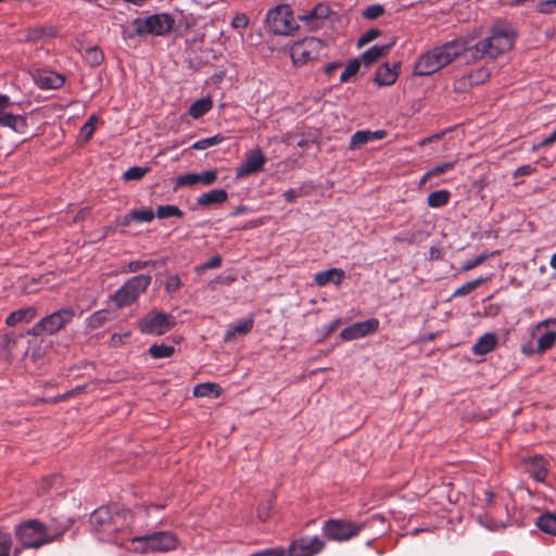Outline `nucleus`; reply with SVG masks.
Masks as SVG:
<instances>
[{
  "label": "nucleus",
  "instance_id": "obj_1",
  "mask_svg": "<svg viewBox=\"0 0 556 556\" xmlns=\"http://www.w3.org/2000/svg\"><path fill=\"white\" fill-rule=\"evenodd\" d=\"M467 43L468 39L462 37L427 51L416 62L414 74L417 76H429L439 72L464 54L467 50Z\"/></svg>",
  "mask_w": 556,
  "mask_h": 556
},
{
  "label": "nucleus",
  "instance_id": "obj_2",
  "mask_svg": "<svg viewBox=\"0 0 556 556\" xmlns=\"http://www.w3.org/2000/svg\"><path fill=\"white\" fill-rule=\"evenodd\" d=\"M515 38L516 33L513 27L496 24L492 28L491 36L473 46H469L468 42L466 52L469 53L472 61H480L484 58L495 59L514 47Z\"/></svg>",
  "mask_w": 556,
  "mask_h": 556
},
{
  "label": "nucleus",
  "instance_id": "obj_3",
  "mask_svg": "<svg viewBox=\"0 0 556 556\" xmlns=\"http://www.w3.org/2000/svg\"><path fill=\"white\" fill-rule=\"evenodd\" d=\"M65 528L60 531H52L49 526L31 519L16 527L15 533L18 541L26 547L38 548L43 544L59 540Z\"/></svg>",
  "mask_w": 556,
  "mask_h": 556
},
{
  "label": "nucleus",
  "instance_id": "obj_4",
  "mask_svg": "<svg viewBox=\"0 0 556 556\" xmlns=\"http://www.w3.org/2000/svg\"><path fill=\"white\" fill-rule=\"evenodd\" d=\"M75 316V311L71 307H64L43 317L36 323L29 330L28 334L34 337L51 336L62 330L68 325Z\"/></svg>",
  "mask_w": 556,
  "mask_h": 556
},
{
  "label": "nucleus",
  "instance_id": "obj_5",
  "mask_svg": "<svg viewBox=\"0 0 556 556\" xmlns=\"http://www.w3.org/2000/svg\"><path fill=\"white\" fill-rule=\"evenodd\" d=\"M266 23L268 28L277 35H289L298 28L289 4H280L269 10Z\"/></svg>",
  "mask_w": 556,
  "mask_h": 556
},
{
  "label": "nucleus",
  "instance_id": "obj_6",
  "mask_svg": "<svg viewBox=\"0 0 556 556\" xmlns=\"http://www.w3.org/2000/svg\"><path fill=\"white\" fill-rule=\"evenodd\" d=\"M151 276L138 275L127 280L112 296L118 307L135 302L140 293L144 292L151 283Z\"/></svg>",
  "mask_w": 556,
  "mask_h": 556
},
{
  "label": "nucleus",
  "instance_id": "obj_7",
  "mask_svg": "<svg viewBox=\"0 0 556 556\" xmlns=\"http://www.w3.org/2000/svg\"><path fill=\"white\" fill-rule=\"evenodd\" d=\"M132 543L140 544L135 549L141 553L167 552L176 547L177 540L170 532H154L151 535L136 536L132 539Z\"/></svg>",
  "mask_w": 556,
  "mask_h": 556
},
{
  "label": "nucleus",
  "instance_id": "obj_8",
  "mask_svg": "<svg viewBox=\"0 0 556 556\" xmlns=\"http://www.w3.org/2000/svg\"><path fill=\"white\" fill-rule=\"evenodd\" d=\"M325 50L323 40L316 37L305 38L291 48V58L294 64H305L318 59Z\"/></svg>",
  "mask_w": 556,
  "mask_h": 556
},
{
  "label": "nucleus",
  "instance_id": "obj_9",
  "mask_svg": "<svg viewBox=\"0 0 556 556\" xmlns=\"http://www.w3.org/2000/svg\"><path fill=\"white\" fill-rule=\"evenodd\" d=\"M174 20L168 14H154L144 20H136V33L139 36L151 34L163 36L173 28Z\"/></svg>",
  "mask_w": 556,
  "mask_h": 556
},
{
  "label": "nucleus",
  "instance_id": "obj_10",
  "mask_svg": "<svg viewBox=\"0 0 556 556\" xmlns=\"http://www.w3.org/2000/svg\"><path fill=\"white\" fill-rule=\"evenodd\" d=\"M175 326V318L162 312H151L140 323V331L148 334L162 336Z\"/></svg>",
  "mask_w": 556,
  "mask_h": 556
},
{
  "label": "nucleus",
  "instance_id": "obj_11",
  "mask_svg": "<svg viewBox=\"0 0 556 556\" xmlns=\"http://www.w3.org/2000/svg\"><path fill=\"white\" fill-rule=\"evenodd\" d=\"M364 525L345 520H329L324 527L326 535L331 540L344 541L358 534Z\"/></svg>",
  "mask_w": 556,
  "mask_h": 556
},
{
  "label": "nucleus",
  "instance_id": "obj_12",
  "mask_svg": "<svg viewBox=\"0 0 556 556\" xmlns=\"http://www.w3.org/2000/svg\"><path fill=\"white\" fill-rule=\"evenodd\" d=\"M12 105L10 98L0 94V126L9 127L16 132L24 134L26 130V121L20 114H12L7 110Z\"/></svg>",
  "mask_w": 556,
  "mask_h": 556
},
{
  "label": "nucleus",
  "instance_id": "obj_13",
  "mask_svg": "<svg viewBox=\"0 0 556 556\" xmlns=\"http://www.w3.org/2000/svg\"><path fill=\"white\" fill-rule=\"evenodd\" d=\"M266 163V157L261 148L256 147L245 154L242 164L237 168L236 178H244L262 170Z\"/></svg>",
  "mask_w": 556,
  "mask_h": 556
},
{
  "label": "nucleus",
  "instance_id": "obj_14",
  "mask_svg": "<svg viewBox=\"0 0 556 556\" xmlns=\"http://www.w3.org/2000/svg\"><path fill=\"white\" fill-rule=\"evenodd\" d=\"M324 546V541L317 536L301 538L292 542L288 552L290 556H313L320 552Z\"/></svg>",
  "mask_w": 556,
  "mask_h": 556
},
{
  "label": "nucleus",
  "instance_id": "obj_15",
  "mask_svg": "<svg viewBox=\"0 0 556 556\" xmlns=\"http://www.w3.org/2000/svg\"><path fill=\"white\" fill-rule=\"evenodd\" d=\"M329 15L330 8L327 4L318 3L305 14L300 15L299 18L313 31L321 28Z\"/></svg>",
  "mask_w": 556,
  "mask_h": 556
},
{
  "label": "nucleus",
  "instance_id": "obj_16",
  "mask_svg": "<svg viewBox=\"0 0 556 556\" xmlns=\"http://www.w3.org/2000/svg\"><path fill=\"white\" fill-rule=\"evenodd\" d=\"M379 327V320L376 318H370L365 321L355 323L346 328H344L340 337L343 340H355L367 334L375 332Z\"/></svg>",
  "mask_w": 556,
  "mask_h": 556
},
{
  "label": "nucleus",
  "instance_id": "obj_17",
  "mask_svg": "<svg viewBox=\"0 0 556 556\" xmlns=\"http://www.w3.org/2000/svg\"><path fill=\"white\" fill-rule=\"evenodd\" d=\"M90 525L96 531L113 532L116 527L112 525V516L108 508H99L91 514Z\"/></svg>",
  "mask_w": 556,
  "mask_h": 556
},
{
  "label": "nucleus",
  "instance_id": "obj_18",
  "mask_svg": "<svg viewBox=\"0 0 556 556\" xmlns=\"http://www.w3.org/2000/svg\"><path fill=\"white\" fill-rule=\"evenodd\" d=\"M399 67L400 63H395L392 67L388 63L382 64L378 67L374 81L378 86L393 85L399 76Z\"/></svg>",
  "mask_w": 556,
  "mask_h": 556
},
{
  "label": "nucleus",
  "instance_id": "obj_19",
  "mask_svg": "<svg viewBox=\"0 0 556 556\" xmlns=\"http://www.w3.org/2000/svg\"><path fill=\"white\" fill-rule=\"evenodd\" d=\"M527 466V471L533 477L536 481H544L547 476L546 462L542 456L535 455L532 457H528L523 460Z\"/></svg>",
  "mask_w": 556,
  "mask_h": 556
},
{
  "label": "nucleus",
  "instance_id": "obj_20",
  "mask_svg": "<svg viewBox=\"0 0 556 556\" xmlns=\"http://www.w3.org/2000/svg\"><path fill=\"white\" fill-rule=\"evenodd\" d=\"M386 136H387V132L384 130H377V131L359 130V131H356L351 138L350 149L351 150L358 149L371 140H380V139H383Z\"/></svg>",
  "mask_w": 556,
  "mask_h": 556
},
{
  "label": "nucleus",
  "instance_id": "obj_21",
  "mask_svg": "<svg viewBox=\"0 0 556 556\" xmlns=\"http://www.w3.org/2000/svg\"><path fill=\"white\" fill-rule=\"evenodd\" d=\"M254 319L253 318H244L239 320L238 323L230 325L229 329L225 333L224 341L231 342L237 339V337L247 336L253 328Z\"/></svg>",
  "mask_w": 556,
  "mask_h": 556
},
{
  "label": "nucleus",
  "instance_id": "obj_22",
  "mask_svg": "<svg viewBox=\"0 0 556 556\" xmlns=\"http://www.w3.org/2000/svg\"><path fill=\"white\" fill-rule=\"evenodd\" d=\"M37 315L36 306H28L12 312L5 319V324L9 327L16 326L20 323H29Z\"/></svg>",
  "mask_w": 556,
  "mask_h": 556
},
{
  "label": "nucleus",
  "instance_id": "obj_23",
  "mask_svg": "<svg viewBox=\"0 0 556 556\" xmlns=\"http://www.w3.org/2000/svg\"><path fill=\"white\" fill-rule=\"evenodd\" d=\"M344 271L339 268H331L325 271L317 273L315 275V282L318 286H326L329 282L340 285L343 280Z\"/></svg>",
  "mask_w": 556,
  "mask_h": 556
},
{
  "label": "nucleus",
  "instance_id": "obj_24",
  "mask_svg": "<svg viewBox=\"0 0 556 556\" xmlns=\"http://www.w3.org/2000/svg\"><path fill=\"white\" fill-rule=\"evenodd\" d=\"M394 43H395V41H391L390 43L384 45V46L371 47L369 50L365 51L362 54V61L366 65L372 64L374 62L378 61L379 59L386 56L389 53V51L391 50V48L394 46Z\"/></svg>",
  "mask_w": 556,
  "mask_h": 556
},
{
  "label": "nucleus",
  "instance_id": "obj_25",
  "mask_svg": "<svg viewBox=\"0 0 556 556\" xmlns=\"http://www.w3.org/2000/svg\"><path fill=\"white\" fill-rule=\"evenodd\" d=\"M222 394V388L215 382L199 383L193 389L195 397H213L216 399Z\"/></svg>",
  "mask_w": 556,
  "mask_h": 556
},
{
  "label": "nucleus",
  "instance_id": "obj_26",
  "mask_svg": "<svg viewBox=\"0 0 556 556\" xmlns=\"http://www.w3.org/2000/svg\"><path fill=\"white\" fill-rule=\"evenodd\" d=\"M227 200V192L224 189H213L201 194L197 203L201 206H207L214 203H223Z\"/></svg>",
  "mask_w": 556,
  "mask_h": 556
},
{
  "label": "nucleus",
  "instance_id": "obj_27",
  "mask_svg": "<svg viewBox=\"0 0 556 556\" xmlns=\"http://www.w3.org/2000/svg\"><path fill=\"white\" fill-rule=\"evenodd\" d=\"M496 345V338L493 333L483 334L473 345L472 351L476 355H484L491 352Z\"/></svg>",
  "mask_w": 556,
  "mask_h": 556
},
{
  "label": "nucleus",
  "instance_id": "obj_28",
  "mask_svg": "<svg viewBox=\"0 0 556 556\" xmlns=\"http://www.w3.org/2000/svg\"><path fill=\"white\" fill-rule=\"evenodd\" d=\"M15 344L16 337L13 333L0 334V362L11 358L12 349Z\"/></svg>",
  "mask_w": 556,
  "mask_h": 556
},
{
  "label": "nucleus",
  "instance_id": "obj_29",
  "mask_svg": "<svg viewBox=\"0 0 556 556\" xmlns=\"http://www.w3.org/2000/svg\"><path fill=\"white\" fill-rule=\"evenodd\" d=\"M212 106L213 101L210 97L201 98L191 104L189 114L197 119L206 114L212 109Z\"/></svg>",
  "mask_w": 556,
  "mask_h": 556
},
{
  "label": "nucleus",
  "instance_id": "obj_30",
  "mask_svg": "<svg viewBox=\"0 0 556 556\" xmlns=\"http://www.w3.org/2000/svg\"><path fill=\"white\" fill-rule=\"evenodd\" d=\"M536 526L545 533L556 535V515L546 513L536 520Z\"/></svg>",
  "mask_w": 556,
  "mask_h": 556
},
{
  "label": "nucleus",
  "instance_id": "obj_31",
  "mask_svg": "<svg viewBox=\"0 0 556 556\" xmlns=\"http://www.w3.org/2000/svg\"><path fill=\"white\" fill-rule=\"evenodd\" d=\"M450 195L447 190H437L428 195L427 203L431 207H440L448 202Z\"/></svg>",
  "mask_w": 556,
  "mask_h": 556
},
{
  "label": "nucleus",
  "instance_id": "obj_32",
  "mask_svg": "<svg viewBox=\"0 0 556 556\" xmlns=\"http://www.w3.org/2000/svg\"><path fill=\"white\" fill-rule=\"evenodd\" d=\"M155 216L159 218H168V217H178L181 218L184 216V212L176 205H160L156 210Z\"/></svg>",
  "mask_w": 556,
  "mask_h": 556
},
{
  "label": "nucleus",
  "instance_id": "obj_33",
  "mask_svg": "<svg viewBox=\"0 0 556 556\" xmlns=\"http://www.w3.org/2000/svg\"><path fill=\"white\" fill-rule=\"evenodd\" d=\"M175 349L173 345L153 344L149 349V354L153 358H165L174 354Z\"/></svg>",
  "mask_w": 556,
  "mask_h": 556
},
{
  "label": "nucleus",
  "instance_id": "obj_34",
  "mask_svg": "<svg viewBox=\"0 0 556 556\" xmlns=\"http://www.w3.org/2000/svg\"><path fill=\"white\" fill-rule=\"evenodd\" d=\"M84 58L91 66L100 65L104 60L103 52L96 46L87 48Z\"/></svg>",
  "mask_w": 556,
  "mask_h": 556
},
{
  "label": "nucleus",
  "instance_id": "obj_35",
  "mask_svg": "<svg viewBox=\"0 0 556 556\" xmlns=\"http://www.w3.org/2000/svg\"><path fill=\"white\" fill-rule=\"evenodd\" d=\"M485 280V278L480 277L475 280L467 281L454 291L453 296H465L481 286Z\"/></svg>",
  "mask_w": 556,
  "mask_h": 556
},
{
  "label": "nucleus",
  "instance_id": "obj_36",
  "mask_svg": "<svg viewBox=\"0 0 556 556\" xmlns=\"http://www.w3.org/2000/svg\"><path fill=\"white\" fill-rule=\"evenodd\" d=\"M359 67H361V61L358 59L350 60L340 76V81L341 83L348 81L352 76H354L358 73Z\"/></svg>",
  "mask_w": 556,
  "mask_h": 556
},
{
  "label": "nucleus",
  "instance_id": "obj_37",
  "mask_svg": "<svg viewBox=\"0 0 556 556\" xmlns=\"http://www.w3.org/2000/svg\"><path fill=\"white\" fill-rule=\"evenodd\" d=\"M556 342V331H547L538 339V351L544 352L551 349Z\"/></svg>",
  "mask_w": 556,
  "mask_h": 556
},
{
  "label": "nucleus",
  "instance_id": "obj_38",
  "mask_svg": "<svg viewBox=\"0 0 556 556\" xmlns=\"http://www.w3.org/2000/svg\"><path fill=\"white\" fill-rule=\"evenodd\" d=\"M155 213L150 207H144L140 210H131V218L134 222H144L150 223L154 219Z\"/></svg>",
  "mask_w": 556,
  "mask_h": 556
},
{
  "label": "nucleus",
  "instance_id": "obj_39",
  "mask_svg": "<svg viewBox=\"0 0 556 556\" xmlns=\"http://www.w3.org/2000/svg\"><path fill=\"white\" fill-rule=\"evenodd\" d=\"M455 166V163L454 162H446V163H443V164H440V165H437L434 166L433 168H431L430 170H428L424 177L421 178V182H425L427 179L431 178V177H434V176H439L441 174H444L446 173L447 170H451L453 169Z\"/></svg>",
  "mask_w": 556,
  "mask_h": 556
},
{
  "label": "nucleus",
  "instance_id": "obj_40",
  "mask_svg": "<svg viewBox=\"0 0 556 556\" xmlns=\"http://www.w3.org/2000/svg\"><path fill=\"white\" fill-rule=\"evenodd\" d=\"M97 122L98 117L96 115L90 116L88 121L84 124V126L80 128L79 137L85 141H88L93 135Z\"/></svg>",
  "mask_w": 556,
  "mask_h": 556
},
{
  "label": "nucleus",
  "instance_id": "obj_41",
  "mask_svg": "<svg viewBox=\"0 0 556 556\" xmlns=\"http://www.w3.org/2000/svg\"><path fill=\"white\" fill-rule=\"evenodd\" d=\"M149 172L148 167L132 166L123 174L126 181L139 180Z\"/></svg>",
  "mask_w": 556,
  "mask_h": 556
},
{
  "label": "nucleus",
  "instance_id": "obj_42",
  "mask_svg": "<svg viewBox=\"0 0 556 556\" xmlns=\"http://www.w3.org/2000/svg\"><path fill=\"white\" fill-rule=\"evenodd\" d=\"M40 84L47 88H59L63 85L64 78L60 75L49 74L40 76Z\"/></svg>",
  "mask_w": 556,
  "mask_h": 556
},
{
  "label": "nucleus",
  "instance_id": "obj_43",
  "mask_svg": "<svg viewBox=\"0 0 556 556\" xmlns=\"http://www.w3.org/2000/svg\"><path fill=\"white\" fill-rule=\"evenodd\" d=\"M223 140H224V138L222 136L216 135V136H213V137H210V138H205V139H202V140H199V141L194 142L192 144V149L205 150V149H207V148H210L212 146L220 143Z\"/></svg>",
  "mask_w": 556,
  "mask_h": 556
},
{
  "label": "nucleus",
  "instance_id": "obj_44",
  "mask_svg": "<svg viewBox=\"0 0 556 556\" xmlns=\"http://www.w3.org/2000/svg\"><path fill=\"white\" fill-rule=\"evenodd\" d=\"M108 320V313L104 311H99L93 313L89 319H88V326L91 329H97L104 325V323Z\"/></svg>",
  "mask_w": 556,
  "mask_h": 556
},
{
  "label": "nucleus",
  "instance_id": "obj_45",
  "mask_svg": "<svg viewBox=\"0 0 556 556\" xmlns=\"http://www.w3.org/2000/svg\"><path fill=\"white\" fill-rule=\"evenodd\" d=\"M200 182L199 174L189 173L182 176H179L176 180V188L184 186H193Z\"/></svg>",
  "mask_w": 556,
  "mask_h": 556
},
{
  "label": "nucleus",
  "instance_id": "obj_46",
  "mask_svg": "<svg viewBox=\"0 0 556 556\" xmlns=\"http://www.w3.org/2000/svg\"><path fill=\"white\" fill-rule=\"evenodd\" d=\"M384 13V8L381 4H372L363 11V16L367 20H376Z\"/></svg>",
  "mask_w": 556,
  "mask_h": 556
},
{
  "label": "nucleus",
  "instance_id": "obj_47",
  "mask_svg": "<svg viewBox=\"0 0 556 556\" xmlns=\"http://www.w3.org/2000/svg\"><path fill=\"white\" fill-rule=\"evenodd\" d=\"M12 539L9 533L0 532V556H10Z\"/></svg>",
  "mask_w": 556,
  "mask_h": 556
},
{
  "label": "nucleus",
  "instance_id": "obj_48",
  "mask_svg": "<svg viewBox=\"0 0 556 556\" xmlns=\"http://www.w3.org/2000/svg\"><path fill=\"white\" fill-rule=\"evenodd\" d=\"M220 265H222V257L219 255H214L207 262L198 266L197 271L201 273L203 270L218 268Z\"/></svg>",
  "mask_w": 556,
  "mask_h": 556
},
{
  "label": "nucleus",
  "instance_id": "obj_49",
  "mask_svg": "<svg viewBox=\"0 0 556 556\" xmlns=\"http://www.w3.org/2000/svg\"><path fill=\"white\" fill-rule=\"evenodd\" d=\"M45 33L46 28L43 26H36L34 28H30L27 30L26 40L31 42L38 41L43 37Z\"/></svg>",
  "mask_w": 556,
  "mask_h": 556
},
{
  "label": "nucleus",
  "instance_id": "obj_50",
  "mask_svg": "<svg viewBox=\"0 0 556 556\" xmlns=\"http://www.w3.org/2000/svg\"><path fill=\"white\" fill-rule=\"evenodd\" d=\"M379 36H380V30L376 29V28H371L362 35V37L357 41V46L362 47V46L372 41L374 39H376Z\"/></svg>",
  "mask_w": 556,
  "mask_h": 556
},
{
  "label": "nucleus",
  "instance_id": "obj_51",
  "mask_svg": "<svg viewBox=\"0 0 556 556\" xmlns=\"http://www.w3.org/2000/svg\"><path fill=\"white\" fill-rule=\"evenodd\" d=\"M486 257H488V255L481 254L475 258L467 260L464 263V265L462 266L460 270L462 271L470 270V269L479 266L480 264H482L486 260Z\"/></svg>",
  "mask_w": 556,
  "mask_h": 556
},
{
  "label": "nucleus",
  "instance_id": "obj_52",
  "mask_svg": "<svg viewBox=\"0 0 556 556\" xmlns=\"http://www.w3.org/2000/svg\"><path fill=\"white\" fill-rule=\"evenodd\" d=\"M85 389V387H77L62 395H59V396H55L51 400H41L42 402H52V403H55V402H59V401H62V400H65V399H68V397H72V396H75V395H78L83 392V390Z\"/></svg>",
  "mask_w": 556,
  "mask_h": 556
},
{
  "label": "nucleus",
  "instance_id": "obj_53",
  "mask_svg": "<svg viewBox=\"0 0 556 556\" xmlns=\"http://www.w3.org/2000/svg\"><path fill=\"white\" fill-rule=\"evenodd\" d=\"M150 264H154L153 261H131L127 265V270L129 273H137L146 267H148Z\"/></svg>",
  "mask_w": 556,
  "mask_h": 556
},
{
  "label": "nucleus",
  "instance_id": "obj_54",
  "mask_svg": "<svg viewBox=\"0 0 556 556\" xmlns=\"http://www.w3.org/2000/svg\"><path fill=\"white\" fill-rule=\"evenodd\" d=\"M249 24V17L243 13H238L232 17L231 26L233 28H245Z\"/></svg>",
  "mask_w": 556,
  "mask_h": 556
},
{
  "label": "nucleus",
  "instance_id": "obj_55",
  "mask_svg": "<svg viewBox=\"0 0 556 556\" xmlns=\"http://www.w3.org/2000/svg\"><path fill=\"white\" fill-rule=\"evenodd\" d=\"M180 278L177 275H174L167 278L165 289L167 292H175L180 288Z\"/></svg>",
  "mask_w": 556,
  "mask_h": 556
},
{
  "label": "nucleus",
  "instance_id": "obj_56",
  "mask_svg": "<svg viewBox=\"0 0 556 556\" xmlns=\"http://www.w3.org/2000/svg\"><path fill=\"white\" fill-rule=\"evenodd\" d=\"M200 182L204 185H212L217 179L216 170H207L199 174Z\"/></svg>",
  "mask_w": 556,
  "mask_h": 556
},
{
  "label": "nucleus",
  "instance_id": "obj_57",
  "mask_svg": "<svg viewBox=\"0 0 556 556\" xmlns=\"http://www.w3.org/2000/svg\"><path fill=\"white\" fill-rule=\"evenodd\" d=\"M553 7H556V0L542 1L539 4V11L541 13H551Z\"/></svg>",
  "mask_w": 556,
  "mask_h": 556
},
{
  "label": "nucleus",
  "instance_id": "obj_58",
  "mask_svg": "<svg viewBox=\"0 0 556 556\" xmlns=\"http://www.w3.org/2000/svg\"><path fill=\"white\" fill-rule=\"evenodd\" d=\"M134 222V219L131 218V211L127 214V215H124L119 218L116 219L115 224L116 226H128L130 225V223Z\"/></svg>",
  "mask_w": 556,
  "mask_h": 556
},
{
  "label": "nucleus",
  "instance_id": "obj_59",
  "mask_svg": "<svg viewBox=\"0 0 556 556\" xmlns=\"http://www.w3.org/2000/svg\"><path fill=\"white\" fill-rule=\"evenodd\" d=\"M534 168L531 165H523L517 168L515 176H526L532 174Z\"/></svg>",
  "mask_w": 556,
  "mask_h": 556
},
{
  "label": "nucleus",
  "instance_id": "obj_60",
  "mask_svg": "<svg viewBox=\"0 0 556 556\" xmlns=\"http://www.w3.org/2000/svg\"><path fill=\"white\" fill-rule=\"evenodd\" d=\"M554 142H556V129L548 137H546L542 142H540L539 147H546Z\"/></svg>",
  "mask_w": 556,
  "mask_h": 556
},
{
  "label": "nucleus",
  "instance_id": "obj_61",
  "mask_svg": "<svg viewBox=\"0 0 556 556\" xmlns=\"http://www.w3.org/2000/svg\"><path fill=\"white\" fill-rule=\"evenodd\" d=\"M442 136H443V134H435V135H433V136H430V137L424 138L422 140H420L419 146L424 147V146H426V144H428V143H430V142H433V141H435V140L441 139V138H442Z\"/></svg>",
  "mask_w": 556,
  "mask_h": 556
},
{
  "label": "nucleus",
  "instance_id": "obj_62",
  "mask_svg": "<svg viewBox=\"0 0 556 556\" xmlns=\"http://www.w3.org/2000/svg\"><path fill=\"white\" fill-rule=\"evenodd\" d=\"M283 197L286 199V201L288 202H292L296 197H298V193L295 190L293 189H289L287 190L285 193H283Z\"/></svg>",
  "mask_w": 556,
  "mask_h": 556
},
{
  "label": "nucleus",
  "instance_id": "obj_63",
  "mask_svg": "<svg viewBox=\"0 0 556 556\" xmlns=\"http://www.w3.org/2000/svg\"><path fill=\"white\" fill-rule=\"evenodd\" d=\"M339 67H340V63H338V62H332V63L328 64V65L325 67V73H326L327 75H330V74H332L334 71H337Z\"/></svg>",
  "mask_w": 556,
  "mask_h": 556
},
{
  "label": "nucleus",
  "instance_id": "obj_64",
  "mask_svg": "<svg viewBox=\"0 0 556 556\" xmlns=\"http://www.w3.org/2000/svg\"><path fill=\"white\" fill-rule=\"evenodd\" d=\"M89 214V208H84L77 213V215L74 218V222L84 219Z\"/></svg>",
  "mask_w": 556,
  "mask_h": 556
}]
</instances>
